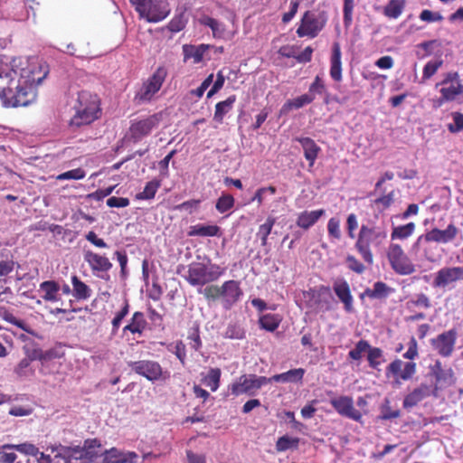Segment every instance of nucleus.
<instances>
[{
  "instance_id": "e2e57ef3",
  "label": "nucleus",
  "mask_w": 463,
  "mask_h": 463,
  "mask_svg": "<svg viewBox=\"0 0 463 463\" xmlns=\"http://www.w3.org/2000/svg\"><path fill=\"white\" fill-rule=\"evenodd\" d=\"M175 154V150H172L169 154H167L158 164L159 165V175L162 179L167 178L169 176V163Z\"/></svg>"
},
{
  "instance_id": "39448f33",
  "label": "nucleus",
  "mask_w": 463,
  "mask_h": 463,
  "mask_svg": "<svg viewBox=\"0 0 463 463\" xmlns=\"http://www.w3.org/2000/svg\"><path fill=\"white\" fill-rule=\"evenodd\" d=\"M140 19L156 24L165 20L171 13L167 0H129Z\"/></svg>"
},
{
  "instance_id": "f704fd0d",
  "label": "nucleus",
  "mask_w": 463,
  "mask_h": 463,
  "mask_svg": "<svg viewBox=\"0 0 463 463\" xmlns=\"http://www.w3.org/2000/svg\"><path fill=\"white\" fill-rule=\"evenodd\" d=\"M146 320L145 318V315L142 312L137 311L133 314L131 321L128 324L123 331H129L132 334L141 335L146 327Z\"/></svg>"
},
{
  "instance_id": "a878e982",
  "label": "nucleus",
  "mask_w": 463,
  "mask_h": 463,
  "mask_svg": "<svg viewBox=\"0 0 463 463\" xmlns=\"http://www.w3.org/2000/svg\"><path fill=\"white\" fill-rule=\"evenodd\" d=\"M296 140L301 145L304 156L312 167L321 151L320 146L310 137H297Z\"/></svg>"
},
{
  "instance_id": "2f4dec72",
  "label": "nucleus",
  "mask_w": 463,
  "mask_h": 463,
  "mask_svg": "<svg viewBox=\"0 0 463 463\" xmlns=\"http://www.w3.org/2000/svg\"><path fill=\"white\" fill-rule=\"evenodd\" d=\"M201 24L211 28L213 36L217 39H228L230 38L229 33L226 30V26L223 23L210 17L204 16L201 19Z\"/></svg>"
},
{
  "instance_id": "393cba45",
  "label": "nucleus",
  "mask_w": 463,
  "mask_h": 463,
  "mask_svg": "<svg viewBox=\"0 0 463 463\" xmlns=\"http://www.w3.org/2000/svg\"><path fill=\"white\" fill-rule=\"evenodd\" d=\"M61 286L55 280H45L39 285V292L43 299L48 302H58L61 300Z\"/></svg>"
},
{
  "instance_id": "f03ea898",
  "label": "nucleus",
  "mask_w": 463,
  "mask_h": 463,
  "mask_svg": "<svg viewBox=\"0 0 463 463\" xmlns=\"http://www.w3.org/2000/svg\"><path fill=\"white\" fill-rule=\"evenodd\" d=\"M71 109L74 111L70 119V126L80 128L98 119L101 113L100 100L98 95L87 90L80 91L73 100Z\"/></svg>"
},
{
  "instance_id": "2eb2a0df",
  "label": "nucleus",
  "mask_w": 463,
  "mask_h": 463,
  "mask_svg": "<svg viewBox=\"0 0 463 463\" xmlns=\"http://www.w3.org/2000/svg\"><path fill=\"white\" fill-rule=\"evenodd\" d=\"M160 122V116L154 114L144 119L132 123L129 128L130 138L134 142L141 140L144 137L149 135Z\"/></svg>"
},
{
  "instance_id": "c9c22d12",
  "label": "nucleus",
  "mask_w": 463,
  "mask_h": 463,
  "mask_svg": "<svg viewBox=\"0 0 463 463\" xmlns=\"http://www.w3.org/2000/svg\"><path fill=\"white\" fill-rule=\"evenodd\" d=\"M236 101V96L231 95L225 100L220 101L215 105L213 119L218 123H222L224 116L229 113Z\"/></svg>"
},
{
  "instance_id": "b1692460",
  "label": "nucleus",
  "mask_w": 463,
  "mask_h": 463,
  "mask_svg": "<svg viewBox=\"0 0 463 463\" xmlns=\"http://www.w3.org/2000/svg\"><path fill=\"white\" fill-rule=\"evenodd\" d=\"M431 393V388L427 384L421 383L404 397L402 405L405 409H411Z\"/></svg>"
},
{
  "instance_id": "6e6552de",
  "label": "nucleus",
  "mask_w": 463,
  "mask_h": 463,
  "mask_svg": "<svg viewBox=\"0 0 463 463\" xmlns=\"http://www.w3.org/2000/svg\"><path fill=\"white\" fill-rule=\"evenodd\" d=\"M432 240L427 239V233L420 235L410 249V254L418 260L436 262L440 255L438 246L431 244Z\"/></svg>"
},
{
  "instance_id": "5fc2aeb1",
  "label": "nucleus",
  "mask_w": 463,
  "mask_h": 463,
  "mask_svg": "<svg viewBox=\"0 0 463 463\" xmlns=\"http://www.w3.org/2000/svg\"><path fill=\"white\" fill-rule=\"evenodd\" d=\"M441 65V60L428 61L423 67L422 79L429 80L430 78H431L437 72V71L439 69Z\"/></svg>"
},
{
  "instance_id": "0e129e2a",
  "label": "nucleus",
  "mask_w": 463,
  "mask_h": 463,
  "mask_svg": "<svg viewBox=\"0 0 463 463\" xmlns=\"http://www.w3.org/2000/svg\"><path fill=\"white\" fill-rule=\"evenodd\" d=\"M453 123L448 124V129L451 133H458L463 130V113H452Z\"/></svg>"
},
{
  "instance_id": "4468645a",
  "label": "nucleus",
  "mask_w": 463,
  "mask_h": 463,
  "mask_svg": "<svg viewBox=\"0 0 463 463\" xmlns=\"http://www.w3.org/2000/svg\"><path fill=\"white\" fill-rule=\"evenodd\" d=\"M330 404L341 416L357 422L362 421V413L354 408L352 397L346 395L334 397L330 400Z\"/></svg>"
},
{
  "instance_id": "f257e3e1",
  "label": "nucleus",
  "mask_w": 463,
  "mask_h": 463,
  "mask_svg": "<svg viewBox=\"0 0 463 463\" xmlns=\"http://www.w3.org/2000/svg\"><path fill=\"white\" fill-rule=\"evenodd\" d=\"M23 65L22 58L5 57L0 61V99L5 107H26L36 99V80Z\"/></svg>"
},
{
  "instance_id": "4c0bfd02",
  "label": "nucleus",
  "mask_w": 463,
  "mask_h": 463,
  "mask_svg": "<svg viewBox=\"0 0 463 463\" xmlns=\"http://www.w3.org/2000/svg\"><path fill=\"white\" fill-rule=\"evenodd\" d=\"M415 223L409 222L405 225L396 226L391 233L392 240H406L411 237L415 231Z\"/></svg>"
},
{
  "instance_id": "e433bc0d",
  "label": "nucleus",
  "mask_w": 463,
  "mask_h": 463,
  "mask_svg": "<svg viewBox=\"0 0 463 463\" xmlns=\"http://www.w3.org/2000/svg\"><path fill=\"white\" fill-rule=\"evenodd\" d=\"M221 369L211 368L207 374L203 378V383L210 388L212 392H216L220 386Z\"/></svg>"
},
{
  "instance_id": "a18cd8bd",
  "label": "nucleus",
  "mask_w": 463,
  "mask_h": 463,
  "mask_svg": "<svg viewBox=\"0 0 463 463\" xmlns=\"http://www.w3.org/2000/svg\"><path fill=\"white\" fill-rule=\"evenodd\" d=\"M5 448H12V450H16L27 456L37 457L39 454V449L35 445L29 442L21 444H6Z\"/></svg>"
},
{
  "instance_id": "9b49d317",
  "label": "nucleus",
  "mask_w": 463,
  "mask_h": 463,
  "mask_svg": "<svg viewBox=\"0 0 463 463\" xmlns=\"http://www.w3.org/2000/svg\"><path fill=\"white\" fill-rule=\"evenodd\" d=\"M387 257L392 269L397 274L410 275L415 271V266L399 244L392 243L389 246Z\"/></svg>"
},
{
  "instance_id": "de8ad7c7",
  "label": "nucleus",
  "mask_w": 463,
  "mask_h": 463,
  "mask_svg": "<svg viewBox=\"0 0 463 463\" xmlns=\"http://www.w3.org/2000/svg\"><path fill=\"white\" fill-rule=\"evenodd\" d=\"M112 452L118 457L116 463H137L138 455L134 451H123L117 448H112Z\"/></svg>"
},
{
  "instance_id": "680f3d73",
  "label": "nucleus",
  "mask_w": 463,
  "mask_h": 463,
  "mask_svg": "<svg viewBox=\"0 0 463 463\" xmlns=\"http://www.w3.org/2000/svg\"><path fill=\"white\" fill-rule=\"evenodd\" d=\"M85 171L81 168L69 170L58 175V180H80L85 177Z\"/></svg>"
},
{
  "instance_id": "37998d69",
  "label": "nucleus",
  "mask_w": 463,
  "mask_h": 463,
  "mask_svg": "<svg viewBox=\"0 0 463 463\" xmlns=\"http://www.w3.org/2000/svg\"><path fill=\"white\" fill-rule=\"evenodd\" d=\"M298 444V438H292L288 435H284L278 439L276 442V449L278 452H284L290 449H297Z\"/></svg>"
},
{
  "instance_id": "473e14b6",
  "label": "nucleus",
  "mask_w": 463,
  "mask_h": 463,
  "mask_svg": "<svg viewBox=\"0 0 463 463\" xmlns=\"http://www.w3.org/2000/svg\"><path fill=\"white\" fill-rule=\"evenodd\" d=\"M394 289L387 286L384 282L377 281L373 284V288H367L362 297L367 296L370 298L383 299L386 298Z\"/></svg>"
},
{
  "instance_id": "8fccbe9b",
  "label": "nucleus",
  "mask_w": 463,
  "mask_h": 463,
  "mask_svg": "<svg viewBox=\"0 0 463 463\" xmlns=\"http://www.w3.org/2000/svg\"><path fill=\"white\" fill-rule=\"evenodd\" d=\"M234 205V198L232 195L225 194L221 195L217 202H216V210L221 213H224L231 210Z\"/></svg>"
},
{
  "instance_id": "864d4df0",
  "label": "nucleus",
  "mask_w": 463,
  "mask_h": 463,
  "mask_svg": "<svg viewBox=\"0 0 463 463\" xmlns=\"http://www.w3.org/2000/svg\"><path fill=\"white\" fill-rule=\"evenodd\" d=\"M223 335L229 339H243L245 337V331L238 324H229Z\"/></svg>"
},
{
  "instance_id": "a211bd4d",
  "label": "nucleus",
  "mask_w": 463,
  "mask_h": 463,
  "mask_svg": "<svg viewBox=\"0 0 463 463\" xmlns=\"http://www.w3.org/2000/svg\"><path fill=\"white\" fill-rule=\"evenodd\" d=\"M387 374L392 373L399 376L402 380L407 381L412 378L416 373V364L413 362L404 363L401 359H395L386 368Z\"/></svg>"
},
{
  "instance_id": "4be33fe9",
  "label": "nucleus",
  "mask_w": 463,
  "mask_h": 463,
  "mask_svg": "<svg viewBox=\"0 0 463 463\" xmlns=\"http://www.w3.org/2000/svg\"><path fill=\"white\" fill-rule=\"evenodd\" d=\"M458 232V229L452 223L449 224L445 230L433 228L427 232V239L433 242L447 244L452 241Z\"/></svg>"
},
{
  "instance_id": "58836bf2",
  "label": "nucleus",
  "mask_w": 463,
  "mask_h": 463,
  "mask_svg": "<svg viewBox=\"0 0 463 463\" xmlns=\"http://www.w3.org/2000/svg\"><path fill=\"white\" fill-rule=\"evenodd\" d=\"M161 186V179H153L146 184L144 190L137 194L138 200L153 199Z\"/></svg>"
},
{
  "instance_id": "423d86ee",
  "label": "nucleus",
  "mask_w": 463,
  "mask_h": 463,
  "mask_svg": "<svg viewBox=\"0 0 463 463\" xmlns=\"http://www.w3.org/2000/svg\"><path fill=\"white\" fill-rule=\"evenodd\" d=\"M166 76V68L159 66L154 73L143 82L135 95V99L139 103L149 102L161 89Z\"/></svg>"
},
{
  "instance_id": "c756f323",
  "label": "nucleus",
  "mask_w": 463,
  "mask_h": 463,
  "mask_svg": "<svg viewBox=\"0 0 463 463\" xmlns=\"http://www.w3.org/2000/svg\"><path fill=\"white\" fill-rule=\"evenodd\" d=\"M189 236L218 237L221 235V228L215 224L198 223L190 227Z\"/></svg>"
},
{
  "instance_id": "9d476101",
  "label": "nucleus",
  "mask_w": 463,
  "mask_h": 463,
  "mask_svg": "<svg viewBox=\"0 0 463 463\" xmlns=\"http://www.w3.org/2000/svg\"><path fill=\"white\" fill-rule=\"evenodd\" d=\"M326 25V19L312 11H307L302 15L297 28L298 37L315 38Z\"/></svg>"
},
{
  "instance_id": "ddd939ff",
  "label": "nucleus",
  "mask_w": 463,
  "mask_h": 463,
  "mask_svg": "<svg viewBox=\"0 0 463 463\" xmlns=\"http://www.w3.org/2000/svg\"><path fill=\"white\" fill-rule=\"evenodd\" d=\"M458 337V332L451 328L439 334L437 337L430 340L432 347L438 354L443 357H449L452 354Z\"/></svg>"
},
{
  "instance_id": "3c124183",
  "label": "nucleus",
  "mask_w": 463,
  "mask_h": 463,
  "mask_svg": "<svg viewBox=\"0 0 463 463\" xmlns=\"http://www.w3.org/2000/svg\"><path fill=\"white\" fill-rule=\"evenodd\" d=\"M275 193H276V188L271 185L267 186V187L259 188L256 191L254 196L249 202V203L257 202L258 205H261L264 203V201L266 200L268 194L273 195Z\"/></svg>"
},
{
  "instance_id": "ea45409f",
  "label": "nucleus",
  "mask_w": 463,
  "mask_h": 463,
  "mask_svg": "<svg viewBox=\"0 0 463 463\" xmlns=\"http://www.w3.org/2000/svg\"><path fill=\"white\" fill-rule=\"evenodd\" d=\"M430 307V299L424 293L417 294L406 302V308L408 310H412L414 307L428 309Z\"/></svg>"
},
{
  "instance_id": "dca6fc26",
  "label": "nucleus",
  "mask_w": 463,
  "mask_h": 463,
  "mask_svg": "<svg viewBox=\"0 0 463 463\" xmlns=\"http://www.w3.org/2000/svg\"><path fill=\"white\" fill-rule=\"evenodd\" d=\"M129 366L136 373L146 377L151 382L159 380L163 373L161 365L156 361L140 360L131 362Z\"/></svg>"
},
{
  "instance_id": "c03bdc74",
  "label": "nucleus",
  "mask_w": 463,
  "mask_h": 463,
  "mask_svg": "<svg viewBox=\"0 0 463 463\" xmlns=\"http://www.w3.org/2000/svg\"><path fill=\"white\" fill-rule=\"evenodd\" d=\"M404 3L402 0H391L384 7V14L392 19H397L402 13Z\"/></svg>"
},
{
  "instance_id": "f8f14e48",
  "label": "nucleus",
  "mask_w": 463,
  "mask_h": 463,
  "mask_svg": "<svg viewBox=\"0 0 463 463\" xmlns=\"http://www.w3.org/2000/svg\"><path fill=\"white\" fill-rule=\"evenodd\" d=\"M458 281H463V267H444L436 272L432 286L439 288H453Z\"/></svg>"
},
{
  "instance_id": "79ce46f5",
  "label": "nucleus",
  "mask_w": 463,
  "mask_h": 463,
  "mask_svg": "<svg viewBox=\"0 0 463 463\" xmlns=\"http://www.w3.org/2000/svg\"><path fill=\"white\" fill-rule=\"evenodd\" d=\"M259 322L261 328L273 332L279 327L280 318L276 314H266L260 318Z\"/></svg>"
},
{
  "instance_id": "bf43d9fd",
  "label": "nucleus",
  "mask_w": 463,
  "mask_h": 463,
  "mask_svg": "<svg viewBox=\"0 0 463 463\" xmlns=\"http://www.w3.org/2000/svg\"><path fill=\"white\" fill-rule=\"evenodd\" d=\"M25 354L27 357L25 359H30V362L33 360H41L43 362L46 361L49 358L53 356L52 351L43 354L41 349H33L30 351L28 348H25Z\"/></svg>"
},
{
  "instance_id": "6ab92c4d",
  "label": "nucleus",
  "mask_w": 463,
  "mask_h": 463,
  "mask_svg": "<svg viewBox=\"0 0 463 463\" xmlns=\"http://www.w3.org/2000/svg\"><path fill=\"white\" fill-rule=\"evenodd\" d=\"M333 289L339 300L344 304L345 310L347 313H352L354 311V298L347 281L344 279H336L333 284Z\"/></svg>"
},
{
  "instance_id": "20e7f679",
  "label": "nucleus",
  "mask_w": 463,
  "mask_h": 463,
  "mask_svg": "<svg viewBox=\"0 0 463 463\" xmlns=\"http://www.w3.org/2000/svg\"><path fill=\"white\" fill-rule=\"evenodd\" d=\"M185 269V268H183ZM225 272V269L217 264L206 265L203 262H192L186 267L183 278L193 287L203 288L204 285L219 279Z\"/></svg>"
},
{
  "instance_id": "13d9d810",
  "label": "nucleus",
  "mask_w": 463,
  "mask_h": 463,
  "mask_svg": "<svg viewBox=\"0 0 463 463\" xmlns=\"http://www.w3.org/2000/svg\"><path fill=\"white\" fill-rule=\"evenodd\" d=\"M327 232L329 237L339 240L341 238L340 221L338 218L332 217L327 222Z\"/></svg>"
},
{
  "instance_id": "603ef678",
  "label": "nucleus",
  "mask_w": 463,
  "mask_h": 463,
  "mask_svg": "<svg viewBox=\"0 0 463 463\" xmlns=\"http://www.w3.org/2000/svg\"><path fill=\"white\" fill-rule=\"evenodd\" d=\"M0 317L4 320L9 322L12 325L16 326L17 327L29 332L25 323L23 320L17 319L12 313H10L6 308L0 307Z\"/></svg>"
},
{
  "instance_id": "09e8293b",
  "label": "nucleus",
  "mask_w": 463,
  "mask_h": 463,
  "mask_svg": "<svg viewBox=\"0 0 463 463\" xmlns=\"http://www.w3.org/2000/svg\"><path fill=\"white\" fill-rule=\"evenodd\" d=\"M370 348V344L366 340H359L354 348L349 351L348 356L352 360L360 361L363 357L364 353L367 352Z\"/></svg>"
},
{
  "instance_id": "774afa93",
  "label": "nucleus",
  "mask_w": 463,
  "mask_h": 463,
  "mask_svg": "<svg viewBox=\"0 0 463 463\" xmlns=\"http://www.w3.org/2000/svg\"><path fill=\"white\" fill-rule=\"evenodd\" d=\"M382 420H392L400 417L401 412L399 410H392L389 405V401L386 400L385 404L382 406Z\"/></svg>"
},
{
  "instance_id": "7c9ffc66",
  "label": "nucleus",
  "mask_w": 463,
  "mask_h": 463,
  "mask_svg": "<svg viewBox=\"0 0 463 463\" xmlns=\"http://www.w3.org/2000/svg\"><path fill=\"white\" fill-rule=\"evenodd\" d=\"M315 99V96L312 94H303L293 99L287 100L280 109V114H288L292 109H298L306 105L312 103Z\"/></svg>"
},
{
  "instance_id": "5701e85b",
  "label": "nucleus",
  "mask_w": 463,
  "mask_h": 463,
  "mask_svg": "<svg viewBox=\"0 0 463 463\" xmlns=\"http://www.w3.org/2000/svg\"><path fill=\"white\" fill-rule=\"evenodd\" d=\"M342 52L339 43L335 42L332 45V53L330 57V77L335 81H341L342 76Z\"/></svg>"
},
{
  "instance_id": "72a5a7b5",
  "label": "nucleus",
  "mask_w": 463,
  "mask_h": 463,
  "mask_svg": "<svg viewBox=\"0 0 463 463\" xmlns=\"http://www.w3.org/2000/svg\"><path fill=\"white\" fill-rule=\"evenodd\" d=\"M72 285V296L77 300H87L91 297V288L83 281H81L78 276L73 275L71 277Z\"/></svg>"
},
{
  "instance_id": "69168bd1",
  "label": "nucleus",
  "mask_w": 463,
  "mask_h": 463,
  "mask_svg": "<svg viewBox=\"0 0 463 463\" xmlns=\"http://www.w3.org/2000/svg\"><path fill=\"white\" fill-rule=\"evenodd\" d=\"M30 359H22L14 369V373L19 377H25L33 374V370L30 368Z\"/></svg>"
},
{
  "instance_id": "c85d7f7f",
  "label": "nucleus",
  "mask_w": 463,
  "mask_h": 463,
  "mask_svg": "<svg viewBox=\"0 0 463 463\" xmlns=\"http://www.w3.org/2000/svg\"><path fill=\"white\" fill-rule=\"evenodd\" d=\"M463 92V86L459 81L452 82L449 85H441L439 93L440 99L438 100V105L440 106L443 102L453 101L456 98Z\"/></svg>"
},
{
  "instance_id": "7ed1b4c3",
  "label": "nucleus",
  "mask_w": 463,
  "mask_h": 463,
  "mask_svg": "<svg viewBox=\"0 0 463 463\" xmlns=\"http://www.w3.org/2000/svg\"><path fill=\"white\" fill-rule=\"evenodd\" d=\"M388 230L385 222L383 221L375 223L369 221L361 225L355 249L361 254L364 261L371 264L373 257L371 251V246L380 247L387 239Z\"/></svg>"
},
{
  "instance_id": "a19ab883",
  "label": "nucleus",
  "mask_w": 463,
  "mask_h": 463,
  "mask_svg": "<svg viewBox=\"0 0 463 463\" xmlns=\"http://www.w3.org/2000/svg\"><path fill=\"white\" fill-rule=\"evenodd\" d=\"M275 222L276 218L273 216H269L265 222L259 227L257 237L260 239L262 246L267 245L268 237L271 233Z\"/></svg>"
},
{
  "instance_id": "4d7b16f0",
  "label": "nucleus",
  "mask_w": 463,
  "mask_h": 463,
  "mask_svg": "<svg viewBox=\"0 0 463 463\" xmlns=\"http://www.w3.org/2000/svg\"><path fill=\"white\" fill-rule=\"evenodd\" d=\"M198 292L203 294L208 300H215L221 298L220 287L216 285H211L206 288H199Z\"/></svg>"
},
{
  "instance_id": "412c9836",
  "label": "nucleus",
  "mask_w": 463,
  "mask_h": 463,
  "mask_svg": "<svg viewBox=\"0 0 463 463\" xmlns=\"http://www.w3.org/2000/svg\"><path fill=\"white\" fill-rule=\"evenodd\" d=\"M211 48L212 45L206 43H201L198 45L184 44L182 46L184 62H187L191 60L194 64L202 62L203 61L204 54Z\"/></svg>"
},
{
  "instance_id": "0eeeda50",
  "label": "nucleus",
  "mask_w": 463,
  "mask_h": 463,
  "mask_svg": "<svg viewBox=\"0 0 463 463\" xmlns=\"http://www.w3.org/2000/svg\"><path fill=\"white\" fill-rule=\"evenodd\" d=\"M265 376H258L256 374H244L239 377L235 382L229 385V390L234 396L248 394L254 396L258 391L265 384L269 383Z\"/></svg>"
},
{
  "instance_id": "bb28decb",
  "label": "nucleus",
  "mask_w": 463,
  "mask_h": 463,
  "mask_svg": "<svg viewBox=\"0 0 463 463\" xmlns=\"http://www.w3.org/2000/svg\"><path fill=\"white\" fill-rule=\"evenodd\" d=\"M326 212L323 209L314 210V211H304L301 212L297 218V225L304 230H308L312 227L323 215H325Z\"/></svg>"
},
{
  "instance_id": "1a4fd4ad",
  "label": "nucleus",
  "mask_w": 463,
  "mask_h": 463,
  "mask_svg": "<svg viewBox=\"0 0 463 463\" xmlns=\"http://www.w3.org/2000/svg\"><path fill=\"white\" fill-rule=\"evenodd\" d=\"M83 259L95 277L107 281L110 279L109 271L113 267V264L106 255L90 250H85L83 251Z\"/></svg>"
},
{
  "instance_id": "cd10ccee",
  "label": "nucleus",
  "mask_w": 463,
  "mask_h": 463,
  "mask_svg": "<svg viewBox=\"0 0 463 463\" xmlns=\"http://www.w3.org/2000/svg\"><path fill=\"white\" fill-rule=\"evenodd\" d=\"M305 370L303 368H296L282 373L275 374L270 378H268V380H269V383H298L302 382Z\"/></svg>"
},
{
  "instance_id": "6e6d98bb",
  "label": "nucleus",
  "mask_w": 463,
  "mask_h": 463,
  "mask_svg": "<svg viewBox=\"0 0 463 463\" xmlns=\"http://www.w3.org/2000/svg\"><path fill=\"white\" fill-rule=\"evenodd\" d=\"M354 7V0H344V24L345 27H349L353 22V11Z\"/></svg>"
},
{
  "instance_id": "f3484780",
  "label": "nucleus",
  "mask_w": 463,
  "mask_h": 463,
  "mask_svg": "<svg viewBox=\"0 0 463 463\" xmlns=\"http://www.w3.org/2000/svg\"><path fill=\"white\" fill-rule=\"evenodd\" d=\"M220 290L222 307L225 309L232 308V307L235 305L243 295L240 287V282L233 279L223 282L220 287Z\"/></svg>"
},
{
  "instance_id": "aec40b11",
  "label": "nucleus",
  "mask_w": 463,
  "mask_h": 463,
  "mask_svg": "<svg viewBox=\"0 0 463 463\" xmlns=\"http://www.w3.org/2000/svg\"><path fill=\"white\" fill-rule=\"evenodd\" d=\"M431 374L435 377L436 385L450 386L454 383V373L451 368H443L441 362L437 360L434 364L430 366ZM438 386L434 388L436 391Z\"/></svg>"
},
{
  "instance_id": "338daca9",
  "label": "nucleus",
  "mask_w": 463,
  "mask_h": 463,
  "mask_svg": "<svg viewBox=\"0 0 463 463\" xmlns=\"http://www.w3.org/2000/svg\"><path fill=\"white\" fill-rule=\"evenodd\" d=\"M326 91V86L322 78L318 75L316 76L314 81L311 83L308 89L307 94L312 95H322Z\"/></svg>"
},
{
  "instance_id": "052dcab7",
  "label": "nucleus",
  "mask_w": 463,
  "mask_h": 463,
  "mask_svg": "<svg viewBox=\"0 0 463 463\" xmlns=\"http://www.w3.org/2000/svg\"><path fill=\"white\" fill-rule=\"evenodd\" d=\"M188 339L190 340V345L194 350L199 351L201 349L203 344L200 337V330L198 326L191 328L189 331Z\"/></svg>"
},
{
  "instance_id": "49530a36",
  "label": "nucleus",
  "mask_w": 463,
  "mask_h": 463,
  "mask_svg": "<svg viewBox=\"0 0 463 463\" xmlns=\"http://www.w3.org/2000/svg\"><path fill=\"white\" fill-rule=\"evenodd\" d=\"M383 353L378 347H373L367 350V361L371 368L376 369L383 362Z\"/></svg>"
}]
</instances>
